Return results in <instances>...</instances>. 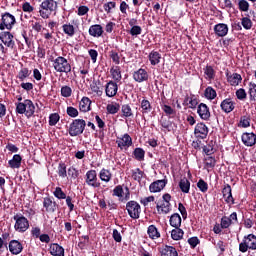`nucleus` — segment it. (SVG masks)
<instances>
[{
  "label": "nucleus",
  "instance_id": "e2e57ef3",
  "mask_svg": "<svg viewBox=\"0 0 256 256\" xmlns=\"http://www.w3.org/2000/svg\"><path fill=\"white\" fill-rule=\"evenodd\" d=\"M221 229H229L231 227V220L227 216H223L220 222Z\"/></svg>",
  "mask_w": 256,
  "mask_h": 256
},
{
  "label": "nucleus",
  "instance_id": "dca6fc26",
  "mask_svg": "<svg viewBox=\"0 0 256 256\" xmlns=\"http://www.w3.org/2000/svg\"><path fill=\"white\" fill-rule=\"evenodd\" d=\"M241 139H242L243 145H245L246 147H253V145L256 144V134L253 132L243 133Z\"/></svg>",
  "mask_w": 256,
  "mask_h": 256
},
{
  "label": "nucleus",
  "instance_id": "393cba45",
  "mask_svg": "<svg viewBox=\"0 0 256 256\" xmlns=\"http://www.w3.org/2000/svg\"><path fill=\"white\" fill-rule=\"evenodd\" d=\"M103 26H101L100 24H94L91 25L88 33L91 37H96L97 39H99V37H103Z\"/></svg>",
  "mask_w": 256,
  "mask_h": 256
},
{
  "label": "nucleus",
  "instance_id": "13d9d810",
  "mask_svg": "<svg viewBox=\"0 0 256 256\" xmlns=\"http://www.w3.org/2000/svg\"><path fill=\"white\" fill-rule=\"evenodd\" d=\"M203 152L206 155H213V153H215L213 141L209 142L207 145L203 147Z\"/></svg>",
  "mask_w": 256,
  "mask_h": 256
},
{
  "label": "nucleus",
  "instance_id": "bb28decb",
  "mask_svg": "<svg viewBox=\"0 0 256 256\" xmlns=\"http://www.w3.org/2000/svg\"><path fill=\"white\" fill-rule=\"evenodd\" d=\"M50 255L53 256H65V248H63L59 244H51L50 245Z\"/></svg>",
  "mask_w": 256,
  "mask_h": 256
},
{
  "label": "nucleus",
  "instance_id": "4c0bfd02",
  "mask_svg": "<svg viewBox=\"0 0 256 256\" xmlns=\"http://www.w3.org/2000/svg\"><path fill=\"white\" fill-rule=\"evenodd\" d=\"M179 188L182 193H189L191 189V182L187 178H182L179 182Z\"/></svg>",
  "mask_w": 256,
  "mask_h": 256
},
{
  "label": "nucleus",
  "instance_id": "09e8293b",
  "mask_svg": "<svg viewBox=\"0 0 256 256\" xmlns=\"http://www.w3.org/2000/svg\"><path fill=\"white\" fill-rule=\"evenodd\" d=\"M249 7H250L249 1H247V0H239L238 1V9L242 13H248Z\"/></svg>",
  "mask_w": 256,
  "mask_h": 256
},
{
  "label": "nucleus",
  "instance_id": "5fc2aeb1",
  "mask_svg": "<svg viewBox=\"0 0 256 256\" xmlns=\"http://www.w3.org/2000/svg\"><path fill=\"white\" fill-rule=\"evenodd\" d=\"M197 187L199 191H201V193H207V191L209 190V184H207V182H205V180L203 179H200L197 182Z\"/></svg>",
  "mask_w": 256,
  "mask_h": 256
},
{
  "label": "nucleus",
  "instance_id": "c9c22d12",
  "mask_svg": "<svg viewBox=\"0 0 256 256\" xmlns=\"http://www.w3.org/2000/svg\"><path fill=\"white\" fill-rule=\"evenodd\" d=\"M99 178L104 182V183H109V181H111V179L113 178V174L111 173V171L103 168L102 170H100L99 172Z\"/></svg>",
  "mask_w": 256,
  "mask_h": 256
},
{
  "label": "nucleus",
  "instance_id": "7c9ffc66",
  "mask_svg": "<svg viewBox=\"0 0 256 256\" xmlns=\"http://www.w3.org/2000/svg\"><path fill=\"white\" fill-rule=\"evenodd\" d=\"M148 59H149L151 65H153V66L159 65L161 63V53L153 50L150 52Z\"/></svg>",
  "mask_w": 256,
  "mask_h": 256
},
{
  "label": "nucleus",
  "instance_id": "603ef678",
  "mask_svg": "<svg viewBox=\"0 0 256 256\" xmlns=\"http://www.w3.org/2000/svg\"><path fill=\"white\" fill-rule=\"evenodd\" d=\"M58 175L62 179H65V177H67V165H65V163L63 162L59 163L58 165Z\"/></svg>",
  "mask_w": 256,
  "mask_h": 256
},
{
  "label": "nucleus",
  "instance_id": "a18cd8bd",
  "mask_svg": "<svg viewBox=\"0 0 256 256\" xmlns=\"http://www.w3.org/2000/svg\"><path fill=\"white\" fill-rule=\"evenodd\" d=\"M133 155L136 161H145V150L143 148H135Z\"/></svg>",
  "mask_w": 256,
  "mask_h": 256
},
{
  "label": "nucleus",
  "instance_id": "6e6552de",
  "mask_svg": "<svg viewBox=\"0 0 256 256\" xmlns=\"http://www.w3.org/2000/svg\"><path fill=\"white\" fill-rule=\"evenodd\" d=\"M126 211L131 219H139L141 217V205L134 200L126 203Z\"/></svg>",
  "mask_w": 256,
  "mask_h": 256
},
{
  "label": "nucleus",
  "instance_id": "a211bd4d",
  "mask_svg": "<svg viewBox=\"0 0 256 256\" xmlns=\"http://www.w3.org/2000/svg\"><path fill=\"white\" fill-rule=\"evenodd\" d=\"M226 79L227 82L232 86V87H237L243 81V77H241V74L239 73H226Z\"/></svg>",
  "mask_w": 256,
  "mask_h": 256
},
{
  "label": "nucleus",
  "instance_id": "4d7b16f0",
  "mask_svg": "<svg viewBox=\"0 0 256 256\" xmlns=\"http://www.w3.org/2000/svg\"><path fill=\"white\" fill-rule=\"evenodd\" d=\"M235 95L239 101H245L247 99V91L244 88L236 90Z\"/></svg>",
  "mask_w": 256,
  "mask_h": 256
},
{
  "label": "nucleus",
  "instance_id": "37998d69",
  "mask_svg": "<svg viewBox=\"0 0 256 256\" xmlns=\"http://www.w3.org/2000/svg\"><path fill=\"white\" fill-rule=\"evenodd\" d=\"M112 79H114V81H121L122 79V75H121V67L119 66H114L111 68L110 70Z\"/></svg>",
  "mask_w": 256,
  "mask_h": 256
},
{
  "label": "nucleus",
  "instance_id": "69168bd1",
  "mask_svg": "<svg viewBox=\"0 0 256 256\" xmlns=\"http://www.w3.org/2000/svg\"><path fill=\"white\" fill-rule=\"evenodd\" d=\"M73 93V90L71 89V87L69 86H62L61 87V95L62 97H71Z\"/></svg>",
  "mask_w": 256,
  "mask_h": 256
},
{
  "label": "nucleus",
  "instance_id": "864d4df0",
  "mask_svg": "<svg viewBox=\"0 0 256 256\" xmlns=\"http://www.w3.org/2000/svg\"><path fill=\"white\" fill-rule=\"evenodd\" d=\"M29 75H31V71H29V68H22L18 73V79L20 81H25V79H27Z\"/></svg>",
  "mask_w": 256,
  "mask_h": 256
},
{
  "label": "nucleus",
  "instance_id": "58836bf2",
  "mask_svg": "<svg viewBox=\"0 0 256 256\" xmlns=\"http://www.w3.org/2000/svg\"><path fill=\"white\" fill-rule=\"evenodd\" d=\"M35 20L30 21V25L32 27V30L35 31V33H41L43 30V24L41 23V20L37 17H34Z\"/></svg>",
  "mask_w": 256,
  "mask_h": 256
},
{
  "label": "nucleus",
  "instance_id": "412c9836",
  "mask_svg": "<svg viewBox=\"0 0 256 256\" xmlns=\"http://www.w3.org/2000/svg\"><path fill=\"white\" fill-rule=\"evenodd\" d=\"M117 91H119L117 82L109 81L106 84L105 93L107 97H115V95H117Z\"/></svg>",
  "mask_w": 256,
  "mask_h": 256
},
{
  "label": "nucleus",
  "instance_id": "5701e85b",
  "mask_svg": "<svg viewBox=\"0 0 256 256\" xmlns=\"http://www.w3.org/2000/svg\"><path fill=\"white\" fill-rule=\"evenodd\" d=\"M222 195L226 203H231L232 205H235V199H233L231 185L229 184L224 185V188L222 189Z\"/></svg>",
  "mask_w": 256,
  "mask_h": 256
},
{
  "label": "nucleus",
  "instance_id": "423d86ee",
  "mask_svg": "<svg viewBox=\"0 0 256 256\" xmlns=\"http://www.w3.org/2000/svg\"><path fill=\"white\" fill-rule=\"evenodd\" d=\"M248 249L252 251L256 250V236L254 234L245 236L243 241L239 244V251H241V253H247Z\"/></svg>",
  "mask_w": 256,
  "mask_h": 256
},
{
  "label": "nucleus",
  "instance_id": "9b49d317",
  "mask_svg": "<svg viewBox=\"0 0 256 256\" xmlns=\"http://www.w3.org/2000/svg\"><path fill=\"white\" fill-rule=\"evenodd\" d=\"M116 144L118 148L123 151V149H129L131 145H133V138L127 133L123 134L122 136L116 137Z\"/></svg>",
  "mask_w": 256,
  "mask_h": 256
},
{
  "label": "nucleus",
  "instance_id": "a878e982",
  "mask_svg": "<svg viewBox=\"0 0 256 256\" xmlns=\"http://www.w3.org/2000/svg\"><path fill=\"white\" fill-rule=\"evenodd\" d=\"M220 107L224 113H231L235 109V102L231 98H226L221 102Z\"/></svg>",
  "mask_w": 256,
  "mask_h": 256
},
{
  "label": "nucleus",
  "instance_id": "4be33fe9",
  "mask_svg": "<svg viewBox=\"0 0 256 256\" xmlns=\"http://www.w3.org/2000/svg\"><path fill=\"white\" fill-rule=\"evenodd\" d=\"M214 33L217 37H226L229 33V26L225 23H219L214 26Z\"/></svg>",
  "mask_w": 256,
  "mask_h": 256
},
{
  "label": "nucleus",
  "instance_id": "3c124183",
  "mask_svg": "<svg viewBox=\"0 0 256 256\" xmlns=\"http://www.w3.org/2000/svg\"><path fill=\"white\" fill-rule=\"evenodd\" d=\"M119 109H121V107L117 103L108 104L106 107V110L110 115H115V113H119Z\"/></svg>",
  "mask_w": 256,
  "mask_h": 256
},
{
  "label": "nucleus",
  "instance_id": "338daca9",
  "mask_svg": "<svg viewBox=\"0 0 256 256\" xmlns=\"http://www.w3.org/2000/svg\"><path fill=\"white\" fill-rule=\"evenodd\" d=\"M162 110L168 117H173V115H175V110L167 104H164L162 106Z\"/></svg>",
  "mask_w": 256,
  "mask_h": 256
},
{
  "label": "nucleus",
  "instance_id": "e433bc0d",
  "mask_svg": "<svg viewBox=\"0 0 256 256\" xmlns=\"http://www.w3.org/2000/svg\"><path fill=\"white\" fill-rule=\"evenodd\" d=\"M177 249L173 246H165L161 250V256H178Z\"/></svg>",
  "mask_w": 256,
  "mask_h": 256
},
{
  "label": "nucleus",
  "instance_id": "b1692460",
  "mask_svg": "<svg viewBox=\"0 0 256 256\" xmlns=\"http://www.w3.org/2000/svg\"><path fill=\"white\" fill-rule=\"evenodd\" d=\"M43 207L46 213H55L57 209V203L53 202V200L49 197H45L43 199Z\"/></svg>",
  "mask_w": 256,
  "mask_h": 256
},
{
  "label": "nucleus",
  "instance_id": "f257e3e1",
  "mask_svg": "<svg viewBox=\"0 0 256 256\" xmlns=\"http://www.w3.org/2000/svg\"><path fill=\"white\" fill-rule=\"evenodd\" d=\"M59 2L57 0H44L40 4L39 14L42 19H49L53 13H57Z\"/></svg>",
  "mask_w": 256,
  "mask_h": 256
},
{
  "label": "nucleus",
  "instance_id": "774afa93",
  "mask_svg": "<svg viewBox=\"0 0 256 256\" xmlns=\"http://www.w3.org/2000/svg\"><path fill=\"white\" fill-rule=\"evenodd\" d=\"M143 29L141 28V26H133L130 29V35H132V37H137V35H141Z\"/></svg>",
  "mask_w": 256,
  "mask_h": 256
},
{
  "label": "nucleus",
  "instance_id": "0eeeda50",
  "mask_svg": "<svg viewBox=\"0 0 256 256\" xmlns=\"http://www.w3.org/2000/svg\"><path fill=\"white\" fill-rule=\"evenodd\" d=\"M15 224L14 229L18 233H25L29 229V220L23 214H16L13 217Z\"/></svg>",
  "mask_w": 256,
  "mask_h": 256
},
{
  "label": "nucleus",
  "instance_id": "72a5a7b5",
  "mask_svg": "<svg viewBox=\"0 0 256 256\" xmlns=\"http://www.w3.org/2000/svg\"><path fill=\"white\" fill-rule=\"evenodd\" d=\"M204 97L208 101H213V99L217 98V90H215L211 86L206 87V89L204 90Z\"/></svg>",
  "mask_w": 256,
  "mask_h": 256
},
{
  "label": "nucleus",
  "instance_id": "2f4dec72",
  "mask_svg": "<svg viewBox=\"0 0 256 256\" xmlns=\"http://www.w3.org/2000/svg\"><path fill=\"white\" fill-rule=\"evenodd\" d=\"M181 215L179 213H174L170 216V225L174 227V229H179L181 227Z\"/></svg>",
  "mask_w": 256,
  "mask_h": 256
},
{
  "label": "nucleus",
  "instance_id": "f3484780",
  "mask_svg": "<svg viewBox=\"0 0 256 256\" xmlns=\"http://www.w3.org/2000/svg\"><path fill=\"white\" fill-rule=\"evenodd\" d=\"M183 105L184 107H188V109H197V105H199V100L194 94L186 95Z\"/></svg>",
  "mask_w": 256,
  "mask_h": 256
},
{
  "label": "nucleus",
  "instance_id": "9d476101",
  "mask_svg": "<svg viewBox=\"0 0 256 256\" xmlns=\"http://www.w3.org/2000/svg\"><path fill=\"white\" fill-rule=\"evenodd\" d=\"M85 183L88 187H93L94 189L101 187V182L97 179V171H87L85 175Z\"/></svg>",
  "mask_w": 256,
  "mask_h": 256
},
{
  "label": "nucleus",
  "instance_id": "de8ad7c7",
  "mask_svg": "<svg viewBox=\"0 0 256 256\" xmlns=\"http://www.w3.org/2000/svg\"><path fill=\"white\" fill-rule=\"evenodd\" d=\"M216 164H217V161L213 156H208L204 159V165L206 169H214Z\"/></svg>",
  "mask_w": 256,
  "mask_h": 256
},
{
  "label": "nucleus",
  "instance_id": "4468645a",
  "mask_svg": "<svg viewBox=\"0 0 256 256\" xmlns=\"http://www.w3.org/2000/svg\"><path fill=\"white\" fill-rule=\"evenodd\" d=\"M197 113L202 121H209L211 119V111L209 110V106L205 103L198 105Z\"/></svg>",
  "mask_w": 256,
  "mask_h": 256
},
{
  "label": "nucleus",
  "instance_id": "20e7f679",
  "mask_svg": "<svg viewBox=\"0 0 256 256\" xmlns=\"http://www.w3.org/2000/svg\"><path fill=\"white\" fill-rule=\"evenodd\" d=\"M85 127H87V122L83 119H75L72 121L68 128V133L70 137H77L79 135H82V133L85 131Z\"/></svg>",
  "mask_w": 256,
  "mask_h": 256
},
{
  "label": "nucleus",
  "instance_id": "473e14b6",
  "mask_svg": "<svg viewBox=\"0 0 256 256\" xmlns=\"http://www.w3.org/2000/svg\"><path fill=\"white\" fill-rule=\"evenodd\" d=\"M148 237L150 239H159L161 237V233L159 232V229H157L156 225H150L147 229Z\"/></svg>",
  "mask_w": 256,
  "mask_h": 256
},
{
  "label": "nucleus",
  "instance_id": "680f3d73",
  "mask_svg": "<svg viewBox=\"0 0 256 256\" xmlns=\"http://www.w3.org/2000/svg\"><path fill=\"white\" fill-rule=\"evenodd\" d=\"M241 25L246 30H249V29H251V27H253V22L251 21V19L249 17H243L241 19Z\"/></svg>",
  "mask_w": 256,
  "mask_h": 256
},
{
  "label": "nucleus",
  "instance_id": "cd10ccee",
  "mask_svg": "<svg viewBox=\"0 0 256 256\" xmlns=\"http://www.w3.org/2000/svg\"><path fill=\"white\" fill-rule=\"evenodd\" d=\"M140 108H141V113L143 115H149L151 111H153V106H151V102L147 99H143L140 102Z\"/></svg>",
  "mask_w": 256,
  "mask_h": 256
},
{
  "label": "nucleus",
  "instance_id": "a19ab883",
  "mask_svg": "<svg viewBox=\"0 0 256 256\" xmlns=\"http://www.w3.org/2000/svg\"><path fill=\"white\" fill-rule=\"evenodd\" d=\"M144 177H147L145 175V172H143L139 168L132 170V179H134V181L141 183V179H144Z\"/></svg>",
  "mask_w": 256,
  "mask_h": 256
},
{
  "label": "nucleus",
  "instance_id": "052dcab7",
  "mask_svg": "<svg viewBox=\"0 0 256 256\" xmlns=\"http://www.w3.org/2000/svg\"><path fill=\"white\" fill-rule=\"evenodd\" d=\"M66 113L69 117L75 118L79 117V110L73 106H68L66 109Z\"/></svg>",
  "mask_w": 256,
  "mask_h": 256
},
{
  "label": "nucleus",
  "instance_id": "f8f14e48",
  "mask_svg": "<svg viewBox=\"0 0 256 256\" xmlns=\"http://www.w3.org/2000/svg\"><path fill=\"white\" fill-rule=\"evenodd\" d=\"M163 199V203L161 205L157 204L156 209L159 213V211H161V213H163L164 215H167V213L171 212V194L166 193L162 196Z\"/></svg>",
  "mask_w": 256,
  "mask_h": 256
},
{
  "label": "nucleus",
  "instance_id": "ea45409f",
  "mask_svg": "<svg viewBox=\"0 0 256 256\" xmlns=\"http://www.w3.org/2000/svg\"><path fill=\"white\" fill-rule=\"evenodd\" d=\"M63 33L67 35L68 37H74L75 36V26L73 24H64L62 25Z\"/></svg>",
  "mask_w": 256,
  "mask_h": 256
},
{
  "label": "nucleus",
  "instance_id": "0e129e2a",
  "mask_svg": "<svg viewBox=\"0 0 256 256\" xmlns=\"http://www.w3.org/2000/svg\"><path fill=\"white\" fill-rule=\"evenodd\" d=\"M117 7V3L114 1L107 2L103 5V9L106 13H111L112 9Z\"/></svg>",
  "mask_w": 256,
  "mask_h": 256
},
{
  "label": "nucleus",
  "instance_id": "c756f323",
  "mask_svg": "<svg viewBox=\"0 0 256 256\" xmlns=\"http://www.w3.org/2000/svg\"><path fill=\"white\" fill-rule=\"evenodd\" d=\"M204 77L206 79V81H213V79H215V69L213 68V66L211 65H207L204 69Z\"/></svg>",
  "mask_w": 256,
  "mask_h": 256
},
{
  "label": "nucleus",
  "instance_id": "f03ea898",
  "mask_svg": "<svg viewBox=\"0 0 256 256\" xmlns=\"http://www.w3.org/2000/svg\"><path fill=\"white\" fill-rule=\"evenodd\" d=\"M15 105L18 115H25L28 119H31L35 115V104L30 99H25L23 102H16Z\"/></svg>",
  "mask_w": 256,
  "mask_h": 256
},
{
  "label": "nucleus",
  "instance_id": "bf43d9fd",
  "mask_svg": "<svg viewBox=\"0 0 256 256\" xmlns=\"http://www.w3.org/2000/svg\"><path fill=\"white\" fill-rule=\"evenodd\" d=\"M54 197H56V199H66L67 198V194H65V192H63V189H61V187H56L54 192H53Z\"/></svg>",
  "mask_w": 256,
  "mask_h": 256
},
{
  "label": "nucleus",
  "instance_id": "2eb2a0df",
  "mask_svg": "<svg viewBox=\"0 0 256 256\" xmlns=\"http://www.w3.org/2000/svg\"><path fill=\"white\" fill-rule=\"evenodd\" d=\"M133 79L136 83H145V81H149V73L147 70L140 68L133 73Z\"/></svg>",
  "mask_w": 256,
  "mask_h": 256
},
{
  "label": "nucleus",
  "instance_id": "f704fd0d",
  "mask_svg": "<svg viewBox=\"0 0 256 256\" xmlns=\"http://www.w3.org/2000/svg\"><path fill=\"white\" fill-rule=\"evenodd\" d=\"M21 161H23L21 155L16 154L13 156L11 160L8 161V164L11 167V169H19V167H21Z\"/></svg>",
  "mask_w": 256,
  "mask_h": 256
},
{
  "label": "nucleus",
  "instance_id": "8fccbe9b",
  "mask_svg": "<svg viewBox=\"0 0 256 256\" xmlns=\"http://www.w3.org/2000/svg\"><path fill=\"white\" fill-rule=\"evenodd\" d=\"M121 111H122L123 117H126V118L133 117V110L131 109V106H129V104L122 105Z\"/></svg>",
  "mask_w": 256,
  "mask_h": 256
},
{
  "label": "nucleus",
  "instance_id": "6e6d98bb",
  "mask_svg": "<svg viewBox=\"0 0 256 256\" xmlns=\"http://www.w3.org/2000/svg\"><path fill=\"white\" fill-rule=\"evenodd\" d=\"M59 119H61V116H59L57 113L50 114L49 116L50 127H55V125L59 123Z\"/></svg>",
  "mask_w": 256,
  "mask_h": 256
},
{
  "label": "nucleus",
  "instance_id": "aec40b11",
  "mask_svg": "<svg viewBox=\"0 0 256 256\" xmlns=\"http://www.w3.org/2000/svg\"><path fill=\"white\" fill-rule=\"evenodd\" d=\"M165 185H167L165 180H156L150 184L149 191L150 193H161L165 189Z\"/></svg>",
  "mask_w": 256,
  "mask_h": 256
},
{
  "label": "nucleus",
  "instance_id": "79ce46f5",
  "mask_svg": "<svg viewBox=\"0 0 256 256\" xmlns=\"http://www.w3.org/2000/svg\"><path fill=\"white\" fill-rule=\"evenodd\" d=\"M183 235H185V232H183L181 228H175L171 231V238L173 241H181Z\"/></svg>",
  "mask_w": 256,
  "mask_h": 256
},
{
  "label": "nucleus",
  "instance_id": "c85d7f7f",
  "mask_svg": "<svg viewBox=\"0 0 256 256\" xmlns=\"http://www.w3.org/2000/svg\"><path fill=\"white\" fill-rule=\"evenodd\" d=\"M79 108L82 113L91 111V99H89V97H83L79 103Z\"/></svg>",
  "mask_w": 256,
  "mask_h": 256
},
{
  "label": "nucleus",
  "instance_id": "6ab92c4d",
  "mask_svg": "<svg viewBox=\"0 0 256 256\" xmlns=\"http://www.w3.org/2000/svg\"><path fill=\"white\" fill-rule=\"evenodd\" d=\"M8 249L12 255H19L23 251V244L18 240H11Z\"/></svg>",
  "mask_w": 256,
  "mask_h": 256
},
{
  "label": "nucleus",
  "instance_id": "49530a36",
  "mask_svg": "<svg viewBox=\"0 0 256 256\" xmlns=\"http://www.w3.org/2000/svg\"><path fill=\"white\" fill-rule=\"evenodd\" d=\"M248 94L250 97V101H256V84L253 82H249L248 84Z\"/></svg>",
  "mask_w": 256,
  "mask_h": 256
},
{
  "label": "nucleus",
  "instance_id": "c03bdc74",
  "mask_svg": "<svg viewBox=\"0 0 256 256\" xmlns=\"http://www.w3.org/2000/svg\"><path fill=\"white\" fill-rule=\"evenodd\" d=\"M238 127H242L243 129H247V127H251V116L249 115L241 116Z\"/></svg>",
  "mask_w": 256,
  "mask_h": 256
},
{
  "label": "nucleus",
  "instance_id": "39448f33",
  "mask_svg": "<svg viewBox=\"0 0 256 256\" xmlns=\"http://www.w3.org/2000/svg\"><path fill=\"white\" fill-rule=\"evenodd\" d=\"M17 23V19L15 16L9 12H4L1 14V22H0V31H11L15 24Z\"/></svg>",
  "mask_w": 256,
  "mask_h": 256
},
{
  "label": "nucleus",
  "instance_id": "ddd939ff",
  "mask_svg": "<svg viewBox=\"0 0 256 256\" xmlns=\"http://www.w3.org/2000/svg\"><path fill=\"white\" fill-rule=\"evenodd\" d=\"M207 135H209V127L203 122L197 123L194 128V137L196 139H207Z\"/></svg>",
  "mask_w": 256,
  "mask_h": 256
},
{
  "label": "nucleus",
  "instance_id": "1a4fd4ad",
  "mask_svg": "<svg viewBox=\"0 0 256 256\" xmlns=\"http://www.w3.org/2000/svg\"><path fill=\"white\" fill-rule=\"evenodd\" d=\"M0 41L4 47L8 50L15 49V36L10 31H2L0 32Z\"/></svg>",
  "mask_w": 256,
  "mask_h": 256
},
{
  "label": "nucleus",
  "instance_id": "7ed1b4c3",
  "mask_svg": "<svg viewBox=\"0 0 256 256\" xmlns=\"http://www.w3.org/2000/svg\"><path fill=\"white\" fill-rule=\"evenodd\" d=\"M52 65L56 73H66V75L71 73V63L63 56H58L56 59L52 60Z\"/></svg>",
  "mask_w": 256,
  "mask_h": 256
}]
</instances>
